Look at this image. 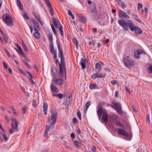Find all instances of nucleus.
Segmentation results:
<instances>
[{
    "label": "nucleus",
    "instance_id": "4be33fe9",
    "mask_svg": "<svg viewBox=\"0 0 152 152\" xmlns=\"http://www.w3.org/2000/svg\"><path fill=\"white\" fill-rule=\"evenodd\" d=\"M17 4L19 8L22 10H23V7L20 0H16Z\"/></svg>",
    "mask_w": 152,
    "mask_h": 152
},
{
    "label": "nucleus",
    "instance_id": "20e7f679",
    "mask_svg": "<svg viewBox=\"0 0 152 152\" xmlns=\"http://www.w3.org/2000/svg\"><path fill=\"white\" fill-rule=\"evenodd\" d=\"M3 20L7 26H11L13 25L12 20L9 15L7 14H4L2 16Z\"/></svg>",
    "mask_w": 152,
    "mask_h": 152
},
{
    "label": "nucleus",
    "instance_id": "052dcab7",
    "mask_svg": "<svg viewBox=\"0 0 152 152\" xmlns=\"http://www.w3.org/2000/svg\"><path fill=\"white\" fill-rule=\"evenodd\" d=\"M71 137L72 139L75 138V134L74 133H72L71 134Z\"/></svg>",
    "mask_w": 152,
    "mask_h": 152
},
{
    "label": "nucleus",
    "instance_id": "f3484780",
    "mask_svg": "<svg viewBox=\"0 0 152 152\" xmlns=\"http://www.w3.org/2000/svg\"><path fill=\"white\" fill-rule=\"evenodd\" d=\"M18 48L19 49V50H18V49L16 48L15 49L16 50L17 52L19 54L23 56H24V54L22 50L20 47L17 44L16 45Z\"/></svg>",
    "mask_w": 152,
    "mask_h": 152
},
{
    "label": "nucleus",
    "instance_id": "f03ea898",
    "mask_svg": "<svg viewBox=\"0 0 152 152\" xmlns=\"http://www.w3.org/2000/svg\"><path fill=\"white\" fill-rule=\"evenodd\" d=\"M118 23L119 25L121 26L124 29L126 30H127L128 29V26H129L130 30L132 31H134L135 27L136 26L130 21H128L127 24L124 20H118Z\"/></svg>",
    "mask_w": 152,
    "mask_h": 152
},
{
    "label": "nucleus",
    "instance_id": "f704fd0d",
    "mask_svg": "<svg viewBox=\"0 0 152 152\" xmlns=\"http://www.w3.org/2000/svg\"><path fill=\"white\" fill-rule=\"evenodd\" d=\"M50 13L53 16L54 15V11L52 7H50L49 8Z\"/></svg>",
    "mask_w": 152,
    "mask_h": 152
},
{
    "label": "nucleus",
    "instance_id": "338daca9",
    "mask_svg": "<svg viewBox=\"0 0 152 152\" xmlns=\"http://www.w3.org/2000/svg\"><path fill=\"white\" fill-rule=\"evenodd\" d=\"M72 121L74 123H76L77 122V119L75 118H73Z\"/></svg>",
    "mask_w": 152,
    "mask_h": 152
},
{
    "label": "nucleus",
    "instance_id": "79ce46f5",
    "mask_svg": "<svg viewBox=\"0 0 152 152\" xmlns=\"http://www.w3.org/2000/svg\"><path fill=\"white\" fill-rule=\"evenodd\" d=\"M120 6L123 9H124L126 7V5L123 3V2H121L120 4Z\"/></svg>",
    "mask_w": 152,
    "mask_h": 152
},
{
    "label": "nucleus",
    "instance_id": "bb28decb",
    "mask_svg": "<svg viewBox=\"0 0 152 152\" xmlns=\"http://www.w3.org/2000/svg\"><path fill=\"white\" fill-rule=\"evenodd\" d=\"M117 112L120 115H121L123 113V112L121 110V107L115 109Z\"/></svg>",
    "mask_w": 152,
    "mask_h": 152
},
{
    "label": "nucleus",
    "instance_id": "0eeeda50",
    "mask_svg": "<svg viewBox=\"0 0 152 152\" xmlns=\"http://www.w3.org/2000/svg\"><path fill=\"white\" fill-rule=\"evenodd\" d=\"M11 120L12 122L11 124L12 128L13 130L18 131L19 130V129L18 123L17 120L14 118H12Z\"/></svg>",
    "mask_w": 152,
    "mask_h": 152
},
{
    "label": "nucleus",
    "instance_id": "aec40b11",
    "mask_svg": "<svg viewBox=\"0 0 152 152\" xmlns=\"http://www.w3.org/2000/svg\"><path fill=\"white\" fill-rule=\"evenodd\" d=\"M112 103L113 105H114V106L113 107V108L115 109V108L119 107L121 106L120 103L119 102H112Z\"/></svg>",
    "mask_w": 152,
    "mask_h": 152
},
{
    "label": "nucleus",
    "instance_id": "ddd939ff",
    "mask_svg": "<svg viewBox=\"0 0 152 152\" xmlns=\"http://www.w3.org/2000/svg\"><path fill=\"white\" fill-rule=\"evenodd\" d=\"M52 75L53 77H55L57 75V70L55 66H52L51 68Z\"/></svg>",
    "mask_w": 152,
    "mask_h": 152
},
{
    "label": "nucleus",
    "instance_id": "39448f33",
    "mask_svg": "<svg viewBox=\"0 0 152 152\" xmlns=\"http://www.w3.org/2000/svg\"><path fill=\"white\" fill-rule=\"evenodd\" d=\"M51 119L49 118L48 119V122H50L51 121L52 122L51 123V126L52 128H53L55 126V123L56 122L57 120V113L56 112L51 111Z\"/></svg>",
    "mask_w": 152,
    "mask_h": 152
},
{
    "label": "nucleus",
    "instance_id": "a19ab883",
    "mask_svg": "<svg viewBox=\"0 0 152 152\" xmlns=\"http://www.w3.org/2000/svg\"><path fill=\"white\" fill-rule=\"evenodd\" d=\"M64 96V95L62 94L59 93L58 94V97L59 99H62L63 98Z\"/></svg>",
    "mask_w": 152,
    "mask_h": 152
},
{
    "label": "nucleus",
    "instance_id": "c85d7f7f",
    "mask_svg": "<svg viewBox=\"0 0 152 152\" xmlns=\"http://www.w3.org/2000/svg\"><path fill=\"white\" fill-rule=\"evenodd\" d=\"M89 88L91 89H93L96 88L97 86L95 84H93L92 85H90Z\"/></svg>",
    "mask_w": 152,
    "mask_h": 152
},
{
    "label": "nucleus",
    "instance_id": "2f4dec72",
    "mask_svg": "<svg viewBox=\"0 0 152 152\" xmlns=\"http://www.w3.org/2000/svg\"><path fill=\"white\" fill-rule=\"evenodd\" d=\"M22 44L23 47V48L25 50L26 52H27L28 51V49L27 48V47L26 46V45L25 44V43L23 41L22 42Z\"/></svg>",
    "mask_w": 152,
    "mask_h": 152
},
{
    "label": "nucleus",
    "instance_id": "dca6fc26",
    "mask_svg": "<svg viewBox=\"0 0 152 152\" xmlns=\"http://www.w3.org/2000/svg\"><path fill=\"white\" fill-rule=\"evenodd\" d=\"M101 120H103V121L107 123L108 121V115L106 112L104 113L103 114Z\"/></svg>",
    "mask_w": 152,
    "mask_h": 152
},
{
    "label": "nucleus",
    "instance_id": "72a5a7b5",
    "mask_svg": "<svg viewBox=\"0 0 152 152\" xmlns=\"http://www.w3.org/2000/svg\"><path fill=\"white\" fill-rule=\"evenodd\" d=\"M50 128L53 129V128H52V127L51 126V124H50V126L48 125H47L45 127V131H47L48 132L50 129Z\"/></svg>",
    "mask_w": 152,
    "mask_h": 152
},
{
    "label": "nucleus",
    "instance_id": "13d9d810",
    "mask_svg": "<svg viewBox=\"0 0 152 152\" xmlns=\"http://www.w3.org/2000/svg\"><path fill=\"white\" fill-rule=\"evenodd\" d=\"M142 7V5L140 3H138L137 5V8L138 9L141 8Z\"/></svg>",
    "mask_w": 152,
    "mask_h": 152
},
{
    "label": "nucleus",
    "instance_id": "e433bc0d",
    "mask_svg": "<svg viewBox=\"0 0 152 152\" xmlns=\"http://www.w3.org/2000/svg\"><path fill=\"white\" fill-rule=\"evenodd\" d=\"M51 27L52 30L53 31L54 34L56 35V30L55 28H54L53 25V24H51Z\"/></svg>",
    "mask_w": 152,
    "mask_h": 152
},
{
    "label": "nucleus",
    "instance_id": "4d7b16f0",
    "mask_svg": "<svg viewBox=\"0 0 152 152\" xmlns=\"http://www.w3.org/2000/svg\"><path fill=\"white\" fill-rule=\"evenodd\" d=\"M5 51L7 55L9 57H10V53H9V52H8V51L6 49H5Z\"/></svg>",
    "mask_w": 152,
    "mask_h": 152
},
{
    "label": "nucleus",
    "instance_id": "393cba45",
    "mask_svg": "<svg viewBox=\"0 0 152 152\" xmlns=\"http://www.w3.org/2000/svg\"><path fill=\"white\" fill-rule=\"evenodd\" d=\"M32 21L34 25V27H35V26L37 28H38L39 27V24L35 20V19H34L32 20Z\"/></svg>",
    "mask_w": 152,
    "mask_h": 152
},
{
    "label": "nucleus",
    "instance_id": "423d86ee",
    "mask_svg": "<svg viewBox=\"0 0 152 152\" xmlns=\"http://www.w3.org/2000/svg\"><path fill=\"white\" fill-rule=\"evenodd\" d=\"M129 56H127L123 58V61L126 66L130 68L131 66L133 65L134 64L132 61L129 59Z\"/></svg>",
    "mask_w": 152,
    "mask_h": 152
},
{
    "label": "nucleus",
    "instance_id": "8fccbe9b",
    "mask_svg": "<svg viewBox=\"0 0 152 152\" xmlns=\"http://www.w3.org/2000/svg\"><path fill=\"white\" fill-rule=\"evenodd\" d=\"M125 89L126 90V91L128 92V93L130 94V91H129V87L127 86H125Z\"/></svg>",
    "mask_w": 152,
    "mask_h": 152
},
{
    "label": "nucleus",
    "instance_id": "f257e3e1",
    "mask_svg": "<svg viewBox=\"0 0 152 152\" xmlns=\"http://www.w3.org/2000/svg\"><path fill=\"white\" fill-rule=\"evenodd\" d=\"M57 45L58 49L59 51L58 57L59 58H61V62L59 64L60 72L62 77H66V71L64 55L62 51L60 48V44L58 43Z\"/></svg>",
    "mask_w": 152,
    "mask_h": 152
},
{
    "label": "nucleus",
    "instance_id": "a211bd4d",
    "mask_svg": "<svg viewBox=\"0 0 152 152\" xmlns=\"http://www.w3.org/2000/svg\"><path fill=\"white\" fill-rule=\"evenodd\" d=\"M34 30L35 31V32L34 33V37L37 39H39L40 37V34L35 28L34 27Z\"/></svg>",
    "mask_w": 152,
    "mask_h": 152
},
{
    "label": "nucleus",
    "instance_id": "37998d69",
    "mask_svg": "<svg viewBox=\"0 0 152 152\" xmlns=\"http://www.w3.org/2000/svg\"><path fill=\"white\" fill-rule=\"evenodd\" d=\"M148 70L150 73L152 74V66L151 65L149 66Z\"/></svg>",
    "mask_w": 152,
    "mask_h": 152
},
{
    "label": "nucleus",
    "instance_id": "0e129e2a",
    "mask_svg": "<svg viewBox=\"0 0 152 152\" xmlns=\"http://www.w3.org/2000/svg\"><path fill=\"white\" fill-rule=\"evenodd\" d=\"M77 115L78 117L81 116V114L80 111H78L77 113Z\"/></svg>",
    "mask_w": 152,
    "mask_h": 152
},
{
    "label": "nucleus",
    "instance_id": "c9c22d12",
    "mask_svg": "<svg viewBox=\"0 0 152 152\" xmlns=\"http://www.w3.org/2000/svg\"><path fill=\"white\" fill-rule=\"evenodd\" d=\"M2 136L4 141H7L8 140V139L7 137L6 134L5 133H3L2 134Z\"/></svg>",
    "mask_w": 152,
    "mask_h": 152
},
{
    "label": "nucleus",
    "instance_id": "7c9ffc66",
    "mask_svg": "<svg viewBox=\"0 0 152 152\" xmlns=\"http://www.w3.org/2000/svg\"><path fill=\"white\" fill-rule=\"evenodd\" d=\"M50 46V52L52 53H56L54 49V48L53 44H51Z\"/></svg>",
    "mask_w": 152,
    "mask_h": 152
},
{
    "label": "nucleus",
    "instance_id": "5fc2aeb1",
    "mask_svg": "<svg viewBox=\"0 0 152 152\" xmlns=\"http://www.w3.org/2000/svg\"><path fill=\"white\" fill-rule=\"evenodd\" d=\"M3 66H4V68L6 69H7L8 66H7V64H6V63L5 62H3Z\"/></svg>",
    "mask_w": 152,
    "mask_h": 152
},
{
    "label": "nucleus",
    "instance_id": "9d476101",
    "mask_svg": "<svg viewBox=\"0 0 152 152\" xmlns=\"http://www.w3.org/2000/svg\"><path fill=\"white\" fill-rule=\"evenodd\" d=\"M117 133L123 135L126 137H127L129 136V134L127 132L121 128L118 129Z\"/></svg>",
    "mask_w": 152,
    "mask_h": 152
},
{
    "label": "nucleus",
    "instance_id": "a18cd8bd",
    "mask_svg": "<svg viewBox=\"0 0 152 152\" xmlns=\"http://www.w3.org/2000/svg\"><path fill=\"white\" fill-rule=\"evenodd\" d=\"M86 63H81V66L83 69H84L86 67Z\"/></svg>",
    "mask_w": 152,
    "mask_h": 152
},
{
    "label": "nucleus",
    "instance_id": "603ef678",
    "mask_svg": "<svg viewBox=\"0 0 152 152\" xmlns=\"http://www.w3.org/2000/svg\"><path fill=\"white\" fill-rule=\"evenodd\" d=\"M24 63L25 64V65L28 67V68H29V69L30 68V66H29V65L28 64V63H26L25 61H24Z\"/></svg>",
    "mask_w": 152,
    "mask_h": 152
},
{
    "label": "nucleus",
    "instance_id": "49530a36",
    "mask_svg": "<svg viewBox=\"0 0 152 152\" xmlns=\"http://www.w3.org/2000/svg\"><path fill=\"white\" fill-rule=\"evenodd\" d=\"M11 110H12V111L13 113L14 114H16L17 113H16V110H15V108L13 107H11Z\"/></svg>",
    "mask_w": 152,
    "mask_h": 152
},
{
    "label": "nucleus",
    "instance_id": "a878e982",
    "mask_svg": "<svg viewBox=\"0 0 152 152\" xmlns=\"http://www.w3.org/2000/svg\"><path fill=\"white\" fill-rule=\"evenodd\" d=\"M91 102L90 101H88L87 103L86 104L85 107V110L86 112V111L87 110L88 108L90 105Z\"/></svg>",
    "mask_w": 152,
    "mask_h": 152
},
{
    "label": "nucleus",
    "instance_id": "cd10ccee",
    "mask_svg": "<svg viewBox=\"0 0 152 152\" xmlns=\"http://www.w3.org/2000/svg\"><path fill=\"white\" fill-rule=\"evenodd\" d=\"M80 144V143L77 141H75L73 142V144L74 146L75 147L78 148H79L80 146L79 144Z\"/></svg>",
    "mask_w": 152,
    "mask_h": 152
},
{
    "label": "nucleus",
    "instance_id": "6e6552de",
    "mask_svg": "<svg viewBox=\"0 0 152 152\" xmlns=\"http://www.w3.org/2000/svg\"><path fill=\"white\" fill-rule=\"evenodd\" d=\"M52 20L54 25H58V24L59 26V30L60 32H61V35L62 36H63L64 34L63 33V27L60 24V22L58 19H56L55 18H53Z\"/></svg>",
    "mask_w": 152,
    "mask_h": 152
},
{
    "label": "nucleus",
    "instance_id": "774afa93",
    "mask_svg": "<svg viewBox=\"0 0 152 152\" xmlns=\"http://www.w3.org/2000/svg\"><path fill=\"white\" fill-rule=\"evenodd\" d=\"M92 31L93 32H94L95 33H96L97 32V29L96 28H93L92 29Z\"/></svg>",
    "mask_w": 152,
    "mask_h": 152
},
{
    "label": "nucleus",
    "instance_id": "9b49d317",
    "mask_svg": "<svg viewBox=\"0 0 152 152\" xmlns=\"http://www.w3.org/2000/svg\"><path fill=\"white\" fill-rule=\"evenodd\" d=\"M53 80L55 84L58 85H61L64 83V81L61 79H56L55 78L53 79Z\"/></svg>",
    "mask_w": 152,
    "mask_h": 152
},
{
    "label": "nucleus",
    "instance_id": "7ed1b4c3",
    "mask_svg": "<svg viewBox=\"0 0 152 152\" xmlns=\"http://www.w3.org/2000/svg\"><path fill=\"white\" fill-rule=\"evenodd\" d=\"M101 66V65L99 63H96L95 65V71L96 72V73L93 74L91 77L94 79L96 78H104L105 77V75L102 73L99 74V72Z\"/></svg>",
    "mask_w": 152,
    "mask_h": 152
},
{
    "label": "nucleus",
    "instance_id": "3c124183",
    "mask_svg": "<svg viewBox=\"0 0 152 152\" xmlns=\"http://www.w3.org/2000/svg\"><path fill=\"white\" fill-rule=\"evenodd\" d=\"M3 39H4V41L5 42L7 43V42H8V38L7 37H6V36H4V37H3Z\"/></svg>",
    "mask_w": 152,
    "mask_h": 152
},
{
    "label": "nucleus",
    "instance_id": "b1692460",
    "mask_svg": "<svg viewBox=\"0 0 152 152\" xmlns=\"http://www.w3.org/2000/svg\"><path fill=\"white\" fill-rule=\"evenodd\" d=\"M79 19L80 21H81L83 23L85 22L86 20V18L82 16H79Z\"/></svg>",
    "mask_w": 152,
    "mask_h": 152
},
{
    "label": "nucleus",
    "instance_id": "c03bdc74",
    "mask_svg": "<svg viewBox=\"0 0 152 152\" xmlns=\"http://www.w3.org/2000/svg\"><path fill=\"white\" fill-rule=\"evenodd\" d=\"M23 16L24 18H25L27 20H28L29 19L28 16L27 14L26 13H24L23 14Z\"/></svg>",
    "mask_w": 152,
    "mask_h": 152
},
{
    "label": "nucleus",
    "instance_id": "6e6d98bb",
    "mask_svg": "<svg viewBox=\"0 0 152 152\" xmlns=\"http://www.w3.org/2000/svg\"><path fill=\"white\" fill-rule=\"evenodd\" d=\"M48 132L47 131H45L44 134V136L45 137H47L48 136Z\"/></svg>",
    "mask_w": 152,
    "mask_h": 152
},
{
    "label": "nucleus",
    "instance_id": "09e8293b",
    "mask_svg": "<svg viewBox=\"0 0 152 152\" xmlns=\"http://www.w3.org/2000/svg\"><path fill=\"white\" fill-rule=\"evenodd\" d=\"M19 72L22 74L23 75H26V74L23 72V70L22 69H19Z\"/></svg>",
    "mask_w": 152,
    "mask_h": 152
},
{
    "label": "nucleus",
    "instance_id": "69168bd1",
    "mask_svg": "<svg viewBox=\"0 0 152 152\" xmlns=\"http://www.w3.org/2000/svg\"><path fill=\"white\" fill-rule=\"evenodd\" d=\"M91 150L93 152H96V147H94L91 148Z\"/></svg>",
    "mask_w": 152,
    "mask_h": 152
},
{
    "label": "nucleus",
    "instance_id": "864d4df0",
    "mask_svg": "<svg viewBox=\"0 0 152 152\" xmlns=\"http://www.w3.org/2000/svg\"><path fill=\"white\" fill-rule=\"evenodd\" d=\"M77 133L78 134L80 135L81 134V130L80 129L78 128L76 131Z\"/></svg>",
    "mask_w": 152,
    "mask_h": 152
},
{
    "label": "nucleus",
    "instance_id": "5701e85b",
    "mask_svg": "<svg viewBox=\"0 0 152 152\" xmlns=\"http://www.w3.org/2000/svg\"><path fill=\"white\" fill-rule=\"evenodd\" d=\"M48 39L50 42L51 43V44H52V42L53 41V37L52 33H49L48 35Z\"/></svg>",
    "mask_w": 152,
    "mask_h": 152
},
{
    "label": "nucleus",
    "instance_id": "4468645a",
    "mask_svg": "<svg viewBox=\"0 0 152 152\" xmlns=\"http://www.w3.org/2000/svg\"><path fill=\"white\" fill-rule=\"evenodd\" d=\"M51 90L53 92L57 93L59 91V89L55 86L53 83H52L50 85Z\"/></svg>",
    "mask_w": 152,
    "mask_h": 152
},
{
    "label": "nucleus",
    "instance_id": "e2e57ef3",
    "mask_svg": "<svg viewBox=\"0 0 152 152\" xmlns=\"http://www.w3.org/2000/svg\"><path fill=\"white\" fill-rule=\"evenodd\" d=\"M117 81L115 80H113L111 82V83L113 85H115Z\"/></svg>",
    "mask_w": 152,
    "mask_h": 152
},
{
    "label": "nucleus",
    "instance_id": "ea45409f",
    "mask_svg": "<svg viewBox=\"0 0 152 152\" xmlns=\"http://www.w3.org/2000/svg\"><path fill=\"white\" fill-rule=\"evenodd\" d=\"M36 18L37 20L42 25V22L41 20V18L40 16L39 15L37 16V17Z\"/></svg>",
    "mask_w": 152,
    "mask_h": 152
},
{
    "label": "nucleus",
    "instance_id": "c756f323",
    "mask_svg": "<svg viewBox=\"0 0 152 152\" xmlns=\"http://www.w3.org/2000/svg\"><path fill=\"white\" fill-rule=\"evenodd\" d=\"M46 3L48 5V8L52 7L51 4L49 0H45Z\"/></svg>",
    "mask_w": 152,
    "mask_h": 152
},
{
    "label": "nucleus",
    "instance_id": "4c0bfd02",
    "mask_svg": "<svg viewBox=\"0 0 152 152\" xmlns=\"http://www.w3.org/2000/svg\"><path fill=\"white\" fill-rule=\"evenodd\" d=\"M66 142H64V145L65 146H66V147L68 149H71L72 148V146H68V145H66Z\"/></svg>",
    "mask_w": 152,
    "mask_h": 152
},
{
    "label": "nucleus",
    "instance_id": "de8ad7c7",
    "mask_svg": "<svg viewBox=\"0 0 152 152\" xmlns=\"http://www.w3.org/2000/svg\"><path fill=\"white\" fill-rule=\"evenodd\" d=\"M86 60L85 58H81V63H86Z\"/></svg>",
    "mask_w": 152,
    "mask_h": 152
},
{
    "label": "nucleus",
    "instance_id": "680f3d73",
    "mask_svg": "<svg viewBox=\"0 0 152 152\" xmlns=\"http://www.w3.org/2000/svg\"><path fill=\"white\" fill-rule=\"evenodd\" d=\"M74 44L75 45H77V44H78V42L77 39H74Z\"/></svg>",
    "mask_w": 152,
    "mask_h": 152
},
{
    "label": "nucleus",
    "instance_id": "bf43d9fd",
    "mask_svg": "<svg viewBox=\"0 0 152 152\" xmlns=\"http://www.w3.org/2000/svg\"><path fill=\"white\" fill-rule=\"evenodd\" d=\"M146 119L147 121H148V123H150V118H149V115H146Z\"/></svg>",
    "mask_w": 152,
    "mask_h": 152
},
{
    "label": "nucleus",
    "instance_id": "6ab92c4d",
    "mask_svg": "<svg viewBox=\"0 0 152 152\" xmlns=\"http://www.w3.org/2000/svg\"><path fill=\"white\" fill-rule=\"evenodd\" d=\"M43 110L44 113V114L46 115L47 111L48 110V105L46 103H44L43 104Z\"/></svg>",
    "mask_w": 152,
    "mask_h": 152
},
{
    "label": "nucleus",
    "instance_id": "1a4fd4ad",
    "mask_svg": "<svg viewBox=\"0 0 152 152\" xmlns=\"http://www.w3.org/2000/svg\"><path fill=\"white\" fill-rule=\"evenodd\" d=\"M105 112H106L105 110L101 106H99L98 107L97 113L98 115L99 118V119L101 118L102 114H103Z\"/></svg>",
    "mask_w": 152,
    "mask_h": 152
},
{
    "label": "nucleus",
    "instance_id": "2eb2a0df",
    "mask_svg": "<svg viewBox=\"0 0 152 152\" xmlns=\"http://www.w3.org/2000/svg\"><path fill=\"white\" fill-rule=\"evenodd\" d=\"M143 53V51L141 50H139L136 51H135L134 53V56L136 58H139V56H141Z\"/></svg>",
    "mask_w": 152,
    "mask_h": 152
},
{
    "label": "nucleus",
    "instance_id": "412c9836",
    "mask_svg": "<svg viewBox=\"0 0 152 152\" xmlns=\"http://www.w3.org/2000/svg\"><path fill=\"white\" fill-rule=\"evenodd\" d=\"M134 31L135 33L137 34H141L142 32L141 29L137 26L135 27Z\"/></svg>",
    "mask_w": 152,
    "mask_h": 152
},
{
    "label": "nucleus",
    "instance_id": "58836bf2",
    "mask_svg": "<svg viewBox=\"0 0 152 152\" xmlns=\"http://www.w3.org/2000/svg\"><path fill=\"white\" fill-rule=\"evenodd\" d=\"M27 107L26 106L22 108V111L23 114H25L27 111Z\"/></svg>",
    "mask_w": 152,
    "mask_h": 152
},
{
    "label": "nucleus",
    "instance_id": "f8f14e48",
    "mask_svg": "<svg viewBox=\"0 0 152 152\" xmlns=\"http://www.w3.org/2000/svg\"><path fill=\"white\" fill-rule=\"evenodd\" d=\"M119 16L121 18H129V16L125 12L121 10L119 11Z\"/></svg>",
    "mask_w": 152,
    "mask_h": 152
},
{
    "label": "nucleus",
    "instance_id": "473e14b6",
    "mask_svg": "<svg viewBox=\"0 0 152 152\" xmlns=\"http://www.w3.org/2000/svg\"><path fill=\"white\" fill-rule=\"evenodd\" d=\"M32 106L34 108L36 107L37 106L36 104V101L35 99H33L32 101Z\"/></svg>",
    "mask_w": 152,
    "mask_h": 152
}]
</instances>
